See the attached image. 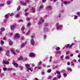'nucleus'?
I'll return each mask as SVG.
<instances>
[{"instance_id": "1", "label": "nucleus", "mask_w": 80, "mask_h": 80, "mask_svg": "<svg viewBox=\"0 0 80 80\" xmlns=\"http://www.w3.org/2000/svg\"><path fill=\"white\" fill-rule=\"evenodd\" d=\"M40 19H41V21H39L38 22L39 25L41 24V23H42V22H44V21H45L44 19H43V18H41Z\"/></svg>"}, {"instance_id": "2", "label": "nucleus", "mask_w": 80, "mask_h": 80, "mask_svg": "<svg viewBox=\"0 0 80 80\" xmlns=\"http://www.w3.org/2000/svg\"><path fill=\"white\" fill-rule=\"evenodd\" d=\"M20 3L22 5H23L24 6L27 5V2H26L21 1L20 2Z\"/></svg>"}, {"instance_id": "3", "label": "nucleus", "mask_w": 80, "mask_h": 80, "mask_svg": "<svg viewBox=\"0 0 80 80\" xmlns=\"http://www.w3.org/2000/svg\"><path fill=\"white\" fill-rule=\"evenodd\" d=\"M56 26L57 27V28H61V27H62V25H59V24L58 23H57L56 25Z\"/></svg>"}, {"instance_id": "4", "label": "nucleus", "mask_w": 80, "mask_h": 80, "mask_svg": "<svg viewBox=\"0 0 80 80\" xmlns=\"http://www.w3.org/2000/svg\"><path fill=\"white\" fill-rule=\"evenodd\" d=\"M12 65H13L14 66H15V67L16 68H17L18 66V64L17 63L13 62L12 63Z\"/></svg>"}, {"instance_id": "5", "label": "nucleus", "mask_w": 80, "mask_h": 80, "mask_svg": "<svg viewBox=\"0 0 80 80\" xmlns=\"http://www.w3.org/2000/svg\"><path fill=\"white\" fill-rule=\"evenodd\" d=\"M29 56L30 57H33L35 56V55L34 53L31 52L29 54Z\"/></svg>"}, {"instance_id": "6", "label": "nucleus", "mask_w": 80, "mask_h": 80, "mask_svg": "<svg viewBox=\"0 0 80 80\" xmlns=\"http://www.w3.org/2000/svg\"><path fill=\"white\" fill-rule=\"evenodd\" d=\"M32 10H31V12L32 13H34L35 12V8L34 7H31Z\"/></svg>"}, {"instance_id": "7", "label": "nucleus", "mask_w": 80, "mask_h": 80, "mask_svg": "<svg viewBox=\"0 0 80 80\" xmlns=\"http://www.w3.org/2000/svg\"><path fill=\"white\" fill-rule=\"evenodd\" d=\"M15 37L17 38H19L20 37V35L18 33H16L15 35Z\"/></svg>"}, {"instance_id": "8", "label": "nucleus", "mask_w": 80, "mask_h": 80, "mask_svg": "<svg viewBox=\"0 0 80 80\" xmlns=\"http://www.w3.org/2000/svg\"><path fill=\"white\" fill-rule=\"evenodd\" d=\"M3 64H6V65H8L9 64V62L8 61H3Z\"/></svg>"}, {"instance_id": "9", "label": "nucleus", "mask_w": 80, "mask_h": 80, "mask_svg": "<svg viewBox=\"0 0 80 80\" xmlns=\"http://www.w3.org/2000/svg\"><path fill=\"white\" fill-rule=\"evenodd\" d=\"M31 43L32 45H34L35 44V41H34L33 39H32L31 40Z\"/></svg>"}, {"instance_id": "10", "label": "nucleus", "mask_w": 80, "mask_h": 80, "mask_svg": "<svg viewBox=\"0 0 80 80\" xmlns=\"http://www.w3.org/2000/svg\"><path fill=\"white\" fill-rule=\"evenodd\" d=\"M23 56H21L19 58H18V60H23Z\"/></svg>"}, {"instance_id": "11", "label": "nucleus", "mask_w": 80, "mask_h": 80, "mask_svg": "<svg viewBox=\"0 0 80 80\" xmlns=\"http://www.w3.org/2000/svg\"><path fill=\"white\" fill-rule=\"evenodd\" d=\"M15 25H12L10 26L11 29L12 30H14V28H15Z\"/></svg>"}, {"instance_id": "12", "label": "nucleus", "mask_w": 80, "mask_h": 80, "mask_svg": "<svg viewBox=\"0 0 80 80\" xmlns=\"http://www.w3.org/2000/svg\"><path fill=\"white\" fill-rule=\"evenodd\" d=\"M25 45H26V43H24L22 44L21 46V48H23V47H24Z\"/></svg>"}, {"instance_id": "13", "label": "nucleus", "mask_w": 80, "mask_h": 80, "mask_svg": "<svg viewBox=\"0 0 80 80\" xmlns=\"http://www.w3.org/2000/svg\"><path fill=\"white\" fill-rule=\"evenodd\" d=\"M25 67H27V68H29V67H30V64H26L25 65Z\"/></svg>"}, {"instance_id": "14", "label": "nucleus", "mask_w": 80, "mask_h": 80, "mask_svg": "<svg viewBox=\"0 0 80 80\" xmlns=\"http://www.w3.org/2000/svg\"><path fill=\"white\" fill-rule=\"evenodd\" d=\"M71 47V46H70V44H68V45L66 47V48H70Z\"/></svg>"}, {"instance_id": "15", "label": "nucleus", "mask_w": 80, "mask_h": 80, "mask_svg": "<svg viewBox=\"0 0 80 80\" xmlns=\"http://www.w3.org/2000/svg\"><path fill=\"white\" fill-rule=\"evenodd\" d=\"M9 44L10 45H12L13 43V42H12V41H11V40H9Z\"/></svg>"}, {"instance_id": "16", "label": "nucleus", "mask_w": 80, "mask_h": 80, "mask_svg": "<svg viewBox=\"0 0 80 80\" xmlns=\"http://www.w3.org/2000/svg\"><path fill=\"white\" fill-rule=\"evenodd\" d=\"M5 28H1V31L2 32H4V31H5Z\"/></svg>"}, {"instance_id": "17", "label": "nucleus", "mask_w": 80, "mask_h": 80, "mask_svg": "<svg viewBox=\"0 0 80 80\" xmlns=\"http://www.w3.org/2000/svg\"><path fill=\"white\" fill-rule=\"evenodd\" d=\"M63 57H64V55H62L60 57V58H61V60H63Z\"/></svg>"}, {"instance_id": "18", "label": "nucleus", "mask_w": 80, "mask_h": 80, "mask_svg": "<svg viewBox=\"0 0 80 80\" xmlns=\"http://www.w3.org/2000/svg\"><path fill=\"white\" fill-rule=\"evenodd\" d=\"M51 72H52V69H49L47 71L48 73H50Z\"/></svg>"}, {"instance_id": "19", "label": "nucleus", "mask_w": 80, "mask_h": 80, "mask_svg": "<svg viewBox=\"0 0 80 80\" xmlns=\"http://www.w3.org/2000/svg\"><path fill=\"white\" fill-rule=\"evenodd\" d=\"M56 73L57 74H58V75H61L60 74L61 73H60V72H59V71H57L56 72Z\"/></svg>"}, {"instance_id": "20", "label": "nucleus", "mask_w": 80, "mask_h": 80, "mask_svg": "<svg viewBox=\"0 0 80 80\" xmlns=\"http://www.w3.org/2000/svg\"><path fill=\"white\" fill-rule=\"evenodd\" d=\"M0 42L1 45H3V44L4 43V41L2 40Z\"/></svg>"}, {"instance_id": "21", "label": "nucleus", "mask_w": 80, "mask_h": 80, "mask_svg": "<svg viewBox=\"0 0 80 80\" xmlns=\"http://www.w3.org/2000/svg\"><path fill=\"white\" fill-rule=\"evenodd\" d=\"M20 10V6H19L17 8V10H18V11H19Z\"/></svg>"}, {"instance_id": "22", "label": "nucleus", "mask_w": 80, "mask_h": 80, "mask_svg": "<svg viewBox=\"0 0 80 80\" xmlns=\"http://www.w3.org/2000/svg\"><path fill=\"white\" fill-rule=\"evenodd\" d=\"M11 51L12 52V53H13V54H14V55H15L16 54V53L14 52L13 50V49H11Z\"/></svg>"}, {"instance_id": "23", "label": "nucleus", "mask_w": 80, "mask_h": 80, "mask_svg": "<svg viewBox=\"0 0 80 80\" xmlns=\"http://www.w3.org/2000/svg\"><path fill=\"white\" fill-rule=\"evenodd\" d=\"M56 50H57L58 51V50H60V47H58L56 48Z\"/></svg>"}, {"instance_id": "24", "label": "nucleus", "mask_w": 80, "mask_h": 80, "mask_svg": "<svg viewBox=\"0 0 80 80\" xmlns=\"http://www.w3.org/2000/svg\"><path fill=\"white\" fill-rule=\"evenodd\" d=\"M47 8H49L50 10L52 9V7L50 6H48L47 7Z\"/></svg>"}, {"instance_id": "25", "label": "nucleus", "mask_w": 80, "mask_h": 80, "mask_svg": "<svg viewBox=\"0 0 80 80\" xmlns=\"http://www.w3.org/2000/svg\"><path fill=\"white\" fill-rule=\"evenodd\" d=\"M78 15L79 17L80 16V12H78L76 13Z\"/></svg>"}, {"instance_id": "26", "label": "nucleus", "mask_w": 80, "mask_h": 80, "mask_svg": "<svg viewBox=\"0 0 80 80\" xmlns=\"http://www.w3.org/2000/svg\"><path fill=\"white\" fill-rule=\"evenodd\" d=\"M57 77H58V79H59V78H61V75H58L57 76Z\"/></svg>"}, {"instance_id": "27", "label": "nucleus", "mask_w": 80, "mask_h": 80, "mask_svg": "<svg viewBox=\"0 0 80 80\" xmlns=\"http://www.w3.org/2000/svg\"><path fill=\"white\" fill-rule=\"evenodd\" d=\"M24 28H25V27L22 26V28H21L22 31H23V30H24Z\"/></svg>"}, {"instance_id": "28", "label": "nucleus", "mask_w": 80, "mask_h": 80, "mask_svg": "<svg viewBox=\"0 0 80 80\" xmlns=\"http://www.w3.org/2000/svg\"><path fill=\"white\" fill-rule=\"evenodd\" d=\"M23 22V20L22 19L20 20H19L18 21V22Z\"/></svg>"}, {"instance_id": "29", "label": "nucleus", "mask_w": 80, "mask_h": 80, "mask_svg": "<svg viewBox=\"0 0 80 80\" xmlns=\"http://www.w3.org/2000/svg\"><path fill=\"white\" fill-rule=\"evenodd\" d=\"M26 2L27 3H30V0H26Z\"/></svg>"}, {"instance_id": "30", "label": "nucleus", "mask_w": 80, "mask_h": 80, "mask_svg": "<svg viewBox=\"0 0 80 80\" xmlns=\"http://www.w3.org/2000/svg\"><path fill=\"white\" fill-rule=\"evenodd\" d=\"M5 18H8V14H6L5 16Z\"/></svg>"}, {"instance_id": "31", "label": "nucleus", "mask_w": 80, "mask_h": 80, "mask_svg": "<svg viewBox=\"0 0 80 80\" xmlns=\"http://www.w3.org/2000/svg\"><path fill=\"white\" fill-rule=\"evenodd\" d=\"M77 18H78V16H74V19L76 20V19H77Z\"/></svg>"}, {"instance_id": "32", "label": "nucleus", "mask_w": 80, "mask_h": 80, "mask_svg": "<svg viewBox=\"0 0 80 80\" xmlns=\"http://www.w3.org/2000/svg\"><path fill=\"white\" fill-rule=\"evenodd\" d=\"M19 16H20V15H19L18 14L15 16V17L16 18H17V17H18Z\"/></svg>"}, {"instance_id": "33", "label": "nucleus", "mask_w": 80, "mask_h": 80, "mask_svg": "<svg viewBox=\"0 0 80 80\" xmlns=\"http://www.w3.org/2000/svg\"><path fill=\"white\" fill-rule=\"evenodd\" d=\"M26 19H27V21H30V18H27Z\"/></svg>"}, {"instance_id": "34", "label": "nucleus", "mask_w": 80, "mask_h": 80, "mask_svg": "<svg viewBox=\"0 0 80 80\" xmlns=\"http://www.w3.org/2000/svg\"><path fill=\"white\" fill-rule=\"evenodd\" d=\"M7 4H8V5H10V1H9L7 2Z\"/></svg>"}, {"instance_id": "35", "label": "nucleus", "mask_w": 80, "mask_h": 80, "mask_svg": "<svg viewBox=\"0 0 80 80\" xmlns=\"http://www.w3.org/2000/svg\"><path fill=\"white\" fill-rule=\"evenodd\" d=\"M3 70H4V71H6L7 70V68H3Z\"/></svg>"}, {"instance_id": "36", "label": "nucleus", "mask_w": 80, "mask_h": 80, "mask_svg": "<svg viewBox=\"0 0 80 80\" xmlns=\"http://www.w3.org/2000/svg\"><path fill=\"white\" fill-rule=\"evenodd\" d=\"M30 25H31V23H30V22H29L28 24V27H29Z\"/></svg>"}, {"instance_id": "37", "label": "nucleus", "mask_w": 80, "mask_h": 80, "mask_svg": "<svg viewBox=\"0 0 80 80\" xmlns=\"http://www.w3.org/2000/svg\"><path fill=\"white\" fill-rule=\"evenodd\" d=\"M48 30L47 28H46L44 29V32H47Z\"/></svg>"}, {"instance_id": "38", "label": "nucleus", "mask_w": 80, "mask_h": 80, "mask_svg": "<svg viewBox=\"0 0 80 80\" xmlns=\"http://www.w3.org/2000/svg\"><path fill=\"white\" fill-rule=\"evenodd\" d=\"M65 58H66V59H69L70 58L69 57V56H67Z\"/></svg>"}, {"instance_id": "39", "label": "nucleus", "mask_w": 80, "mask_h": 80, "mask_svg": "<svg viewBox=\"0 0 80 80\" xmlns=\"http://www.w3.org/2000/svg\"><path fill=\"white\" fill-rule=\"evenodd\" d=\"M16 52H18V53L20 52V50H19V49H16Z\"/></svg>"}, {"instance_id": "40", "label": "nucleus", "mask_w": 80, "mask_h": 80, "mask_svg": "<svg viewBox=\"0 0 80 80\" xmlns=\"http://www.w3.org/2000/svg\"><path fill=\"white\" fill-rule=\"evenodd\" d=\"M40 8H43V5H40Z\"/></svg>"}, {"instance_id": "41", "label": "nucleus", "mask_w": 80, "mask_h": 80, "mask_svg": "<svg viewBox=\"0 0 80 80\" xmlns=\"http://www.w3.org/2000/svg\"><path fill=\"white\" fill-rule=\"evenodd\" d=\"M68 70V71H71L72 70V69L70 68H69L67 69Z\"/></svg>"}, {"instance_id": "42", "label": "nucleus", "mask_w": 80, "mask_h": 80, "mask_svg": "<svg viewBox=\"0 0 80 80\" xmlns=\"http://www.w3.org/2000/svg\"><path fill=\"white\" fill-rule=\"evenodd\" d=\"M7 19H5L4 20V23H5V22H7Z\"/></svg>"}, {"instance_id": "43", "label": "nucleus", "mask_w": 80, "mask_h": 80, "mask_svg": "<svg viewBox=\"0 0 80 80\" xmlns=\"http://www.w3.org/2000/svg\"><path fill=\"white\" fill-rule=\"evenodd\" d=\"M52 56H51L50 58V62H52Z\"/></svg>"}, {"instance_id": "44", "label": "nucleus", "mask_w": 80, "mask_h": 80, "mask_svg": "<svg viewBox=\"0 0 80 80\" xmlns=\"http://www.w3.org/2000/svg\"><path fill=\"white\" fill-rule=\"evenodd\" d=\"M70 45L71 47H72L73 45H74V43H72Z\"/></svg>"}, {"instance_id": "45", "label": "nucleus", "mask_w": 80, "mask_h": 80, "mask_svg": "<svg viewBox=\"0 0 80 80\" xmlns=\"http://www.w3.org/2000/svg\"><path fill=\"white\" fill-rule=\"evenodd\" d=\"M67 65H70V62H67Z\"/></svg>"}, {"instance_id": "46", "label": "nucleus", "mask_w": 80, "mask_h": 80, "mask_svg": "<svg viewBox=\"0 0 80 80\" xmlns=\"http://www.w3.org/2000/svg\"><path fill=\"white\" fill-rule=\"evenodd\" d=\"M14 15V13H12L10 15V16H13Z\"/></svg>"}, {"instance_id": "47", "label": "nucleus", "mask_w": 80, "mask_h": 80, "mask_svg": "<svg viewBox=\"0 0 80 80\" xmlns=\"http://www.w3.org/2000/svg\"><path fill=\"white\" fill-rule=\"evenodd\" d=\"M20 70H23V67L21 66L20 67Z\"/></svg>"}, {"instance_id": "48", "label": "nucleus", "mask_w": 80, "mask_h": 80, "mask_svg": "<svg viewBox=\"0 0 80 80\" xmlns=\"http://www.w3.org/2000/svg\"><path fill=\"white\" fill-rule=\"evenodd\" d=\"M63 76H66L67 75V74L66 73H64L63 74Z\"/></svg>"}, {"instance_id": "49", "label": "nucleus", "mask_w": 80, "mask_h": 80, "mask_svg": "<svg viewBox=\"0 0 80 80\" xmlns=\"http://www.w3.org/2000/svg\"><path fill=\"white\" fill-rule=\"evenodd\" d=\"M41 64H42V62H40L38 63V65H40Z\"/></svg>"}, {"instance_id": "50", "label": "nucleus", "mask_w": 80, "mask_h": 80, "mask_svg": "<svg viewBox=\"0 0 80 80\" xmlns=\"http://www.w3.org/2000/svg\"><path fill=\"white\" fill-rule=\"evenodd\" d=\"M30 33V31H28V32L26 33V35H28Z\"/></svg>"}, {"instance_id": "51", "label": "nucleus", "mask_w": 80, "mask_h": 80, "mask_svg": "<svg viewBox=\"0 0 80 80\" xmlns=\"http://www.w3.org/2000/svg\"><path fill=\"white\" fill-rule=\"evenodd\" d=\"M25 16H27L28 15V13L27 12H26L25 13Z\"/></svg>"}, {"instance_id": "52", "label": "nucleus", "mask_w": 80, "mask_h": 80, "mask_svg": "<svg viewBox=\"0 0 80 80\" xmlns=\"http://www.w3.org/2000/svg\"><path fill=\"white\" fill-rule=\"evenodd\" d=\"M37 68H38V69H40L42 68V67H38Z\"/></svg>"}, {"instance_id": "53", "label": "nucleus", "mask_w": 80, "mask_h": 80, "mask_svg": "<svg viewBox=\"0 0 80 80\" xmlns=\"http://www.w3.org/2000/svg\"><path fill=\"white\" fill-rule=\"evenodd\" d=\"M0 6H1L2 7H3V6H4V4H0Z\"/></svg>"}, {"instance_id": "54", "label": "nucleus", "mask_w": 80, "mask_h": 80, "mask_svg": "<svg viewBox=\"0 0 80 80\" xmlns=\"http://www.w3.org/2000/svg\"><path fill=\"white\" fill-rule=\"evenodd\" d=\"M71 65L72 66H74V63L73 62H71Z\"/></svg>"}, {"instance_id": "55", "label": "nucleus", "mask_w": 80, "mask_h": 80, "mask_svg": "<svg viewBox=\"0 0 80 80\" xmlns=\"http://www.w3.org/2000/svg\"><path fill=\"white\" fill-rule=\"evenodd\" d=\"M69 51H67L66 53V54L67 55H68V54H69Z\"/></svg>"}, {"instance_id": "56", "label": "nucleus", "mask_w": 80, "mask_h": 80, "mask_svg": "<svg viewBox=\"0 0 80 80\" xmlns=\"http://www.w3.org/2000/svg\"><path fill=\"white\" fill-rule=\"evenodd\" d=\"M57 53L58 54L61 53V52L60 51H58L57 52Z\"/></svg>"}, {"instance_id": "57", "label": "nucleus", "mask_w": 80, "mask_h": 80, "mask_svg": "<svg viewBox=\"0 0 80 80\" xmlns=\"http://www.w3.org/2000/svg\"><path fill=\"white\" fill-rule=\"evenodd\" d=\"M6 53L7 54H8V53H9V50H8L7 51Z\"/></svg>"}, {"instance_id": "58", "label": "nucleus", "mask_w": 80, "mask_h": 80, "mask_svg": "<svg viewBox=\"0 0 80 80\" xmlns=\"http://www.w3.org/2000/svg\"><path fill=\"white\" fill-rule=\"evenodd\" d=\"M52 77L51 76H50L48 78V79H51V78H52Z\"/></svg>"}, {"instance_id": "59", "label": "nucleus", "mask_w": 80, "mask_h": 80, "mask_svg": "<svg viewBox=\"0 0 80 80\" xmlns=\"http://www.w3.org/2000/svg\"><path fill=\"white\" fill-rule=\"evenodd\" d=\"M3 32L1 31H0V35H2Z\"/></svg>"}, {"instance_id": "60", "label": "nucleus", "mask_w": 80, "mask_h": 80, "mask_svg": "<svg viewBox=\"0 0 80 80\" xmlns=\"http://www.w3.org/2000/svg\"><path fill=\"white\" fill-rule=\"evenodd\" d=\"M48 24H44V26L45 27H47V26H48Z\"/></svg>"}, {"instance_id": "61", "label": "nucleus", "mask_w": 80, "mask_h": 80, "mask_svg": "<svg viewBox=\"0 0 80 80\" xmlns=\"http://www.w3.org/2000/svg\"><path fill=\"white\" fill-rule=\"evenodd\" d=\"M47 38V35H45L44 36V39H45V38Z\"/></svg>"}, {"instance_id": "62", "label": "nucleus", "mask_w": 80, "mask_h": 80, "mask_svg": "<svg viewBox=\"0 0 80 80\" xmlns=\"http://www.w3.org/2000/svg\"><path fill=\"white\" fill-rule=\"evenodd\" d=\"M24 38H24V37L23 36L22 38V40H23Z\"/></svg>"}, {"instance_id": "63", "label": "nucleus", "mask_w": 80, "mask_h": 80, "mask_svg": "<svg viewBox=\"0 0 80 80\" xmlns=\"http://www.w3.org/2000/svg\"><path fill=\"white\" fill-rule=\"evenodd\" d=\"M32 67H34V66H35V65L34 64H32Z\"/></svg>"}, {"instance_id": "64", "label": "nucleus", "mask_w": 80, "mask_h": 80, "mask_svg": "<svg viewBox=\"0 0 80 80\" xmlns=\"http://www.w3.org/2000/svg\"><path fill=\"white\" fill-rule=\"evenodd\" d=\"M56 78H57L55 77L53 78V79H52V80H56Z\"/></svg>"}]
</instances>
